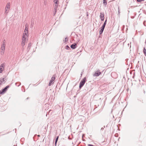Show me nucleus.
I'll return each instance as SVG.
<instances>
[{
	"label": "nucleus",
	"mask_w": 146,
	"mask_h": 146,
	"mask_svg": "<svg viewBox=\"0 0 146 146\" xmlns=\"http://www.w3.org/2000/svg\"><path fill=\"white\" fill-rule=\"evenodd\" d=\"M88 146H95L94 145L90 144H89L88 145Z\"/></svg>",
	"instance_id": "nucleus-31"
},
{
	"label": "nucleus",
	"mask_w": 146,
	"mask_h": 146,
	"mask_svg": "<svg viewBox=\"0 0 146 146\" xmlns=\"http://www.w3.org/2000/svg\"><path fill=\"white\" fill-rule=\"evenodd\" d=\"M31 45V42H30L29 43L28 45V47H30Z\"/></svg>",
	"instance_id": "nucleus-25"
},
{
	"label": "nucleus",
	"mask_w": 146,
	"mask_h": 146,
	"mask_svg": "<svg viewBox=\"0 0 146 146\" xmlns=\"http://www.w3.org/2000/svg\"><path fill=\"white\" fill-rule=\"evenodd\" d=\"M58 6V5L55 4V5L54 6V10H57V8Z\"/></svg>",
	"instance_id": "nucleus-19"
},
{
	"label": "nucleus",
	"mask_w": 146,
	"mask_h": 146,
	"mask_svg": "<svg viewBox=\"0 0 146 146\" xmlns=\"http://www.w3.org/2000/svg\"><path fill=\"white\" fill-rule=\"evenodd\" d=\"M104 129V128H103V127H102V128H101V130H103Z\"/></svg>",
	"instance_id": "nucleus-36"
},
{
	"label": "nucleus",
	"mask_w": 146,
	"mask_h": 146,
	"mask_svg": "<svg viewBox=\"0 0 146 146\" xmlns=\"http://www.w3.org/2000/svg\"><path fill=\"white\" fill-rule=\"evenodd\" d=\"M3 64H3H1V67H3V66H2Z\"/></svg>",
	"instance_id": "nucleus-41"
},
{
	"label": "nucleus",
	"mask_w": 146,
	"mask_h": 146,
	"mask_svg": "<svg viewBox=\"0 0 146 146\" xmlns=\"http://www.w3.org/2000/svg\"><path fill=\"white\" fill-rule=\"evenodd\" d=\"M82 73H83V72H82L81 73V76H82Z\"/></svg>",
	"instance_id": "nucleus-35"
},
{
	"label": "nucleus",
	"mask_w": 146,
	"mask_h": 146,
	"mask_svg": "<svg viewBox=\"0 0 146 146\" xmlns=\"http://www.w3.org/2000/svg\"><path fill=\"white\" fill-rule=\"evenodd\" d=\"M82 52V50H80V52Z\"/></svg>",
	"instance_id": "nucleus-43"
},
{
	"label": "nucleus",
	"mask_w": 146,
	"mask_h": 146,
	"mask_svg": "<svg viewBox=\"0 0 146 146\" xmlns=\"http://www.w3.org/2000/svg\"><path fill=\"white\" fill-rule=\"evenodd\" d=\"M101 74V72H100V70H98L97 71L95 72V74L94 75V76L97 77L100 75Z\"/></svg>",
	"instance_id": "nucleus-5"
},
{
	"label": "nucleus",
	"mask_w": 146,
	"mask_h": 146,
	"mask_svg": "<svg viewBox=\"0 0 146 146\" xmlns=\"http://www.w3.org/2000/svg\"><path fill=\"white\" fill-rule=\"evenodd\" d=\"M5 82L6 81H5L4 78H0V83L1 84V85L2 84L5 83Z\"/></svg>",
	"instance_id": "nucleus-8"
},
{
	"label": "nucleus",
	"mask_w": 146,
	"mask_h": 146,
	"mask_svg": "<svg viewBox=\"0 0 146 146\" xmlns=\"http://www.w3.org/2000/svg\"><path fill=\"white\" fill-rule=\"evenodd\" d=\"M68 40V38H67V37H66L65 38V42H67Z\"/></svg>",
	"instance_id": "nucleus-26"
},
{
	"label": "nucleus",
	"mask_w": 146,
	"mask_h": 146,
	"mask_svg": "<svg viewBox=\"0 0 146 146\" xmlns=\"http://www.w3.org/2000/svg\"><path fill=\"white\" fill-rule=\"evenodd\" d=\"M104 29L101 27V29L99 31V33L100 34H102L103 32Z\"/></svg>",
	"instance_id": "nucleus-12"
},
{
	"label": "nucleus",
	"mask_w": 146,
	"mask_h": 146,
	"mask_svg": "<svg viewBox=\"0 0 146 146\" xmlns=\"http://www.w3.org/2000/svg\"><path fill=\"white\" fill-rule=\"evenodd\" d=\"M100 18H104V13H100Z\"/></svg>",
	"instance_id": "nucleus-10"
},
{
	"label": "nucleus",
	"mask_w": 146,
	"mask_h": 146,
	"mask_svg": "<svg viewBox=\"0 0 146 146\" xmlns=\"http://www.w3.org/2000/svg\"><path fill=\"white\" fill-rule=\"evenodd\" d=\"M6 41L5 40H4L3 41V42L2 44H4L5 46L6 45L5 44Z\"/></svg>",
	"instance_id": "nucleus-23"
},
{
	"label": "nucleus",
	"mask_w": 146,
	"mask_h": 146,
	"mask_svg": "<svg viewBox=\"0 0 146 146\" xmlns=\"http://www.w3.org/2000/svg\"><path fill=\"white\" fill-rule=\"evenodd\" d=\"M113 118H114V116H113Z\"/></svg>",
	"instance_id": "nucleus-44"
},
{
	"label": "nucleus",
	"mask_w": 146,
	"mask_h": 146,
	"mask_svg": "<svg viewBox=\"0 0 146 146\" xmlns=\"http://www.w3.org/2000/svg\"><path fill=\"white\" fill-rule=\"evenodd\" d=\"M1 85V84L0 83V85Z\"/></svg>",
	"instance_id": "nucleus-45"
},
{
	"label": "nucleus",
	"mask_w": 146,
	"mask_h": 146,
	"mask_svg": "<svg viewBox=\"0 0 146 146\" xmlns=\"http://www.w3.org/2000/svg\"><path fill=\"white\" fill-rule=\"evenodd\" d=\"M37 136H38V137H40V135H37Z\"/></svg>",
	"instance_id": "nucleus-38"
},
{
	"label": "nucleus",
	"mask_w": 146,
	"mask_h": 146,
	"mask_svg": "<svg viewBox=\"0 0 146 146\" xmlns=\"http://www.w3.org/2000/svg\"><path fill=\"white\" fill-rule=\"evenodd\" d=\"M28 27H27V28H26V27H25L24 32H26L27 33H28Z\"/></svg>",
	"instance_id": "nucleus-22"
},
{
	"label": "nucleus",
	"mask_w": 146,
	"mask_h": 146,
	"mask_svg": "<svg viewBox=\"0 0 146 146\" xmlns=\"http://www.w3.org/2000/svg\"><path fill=\"white\" fill-rule=\"evenodd\" d=\"M100 19H101V21H104V18H100Z\"/></svg>",
	"instance_id": "nucleus-34"
},
{
	"label": "nucleus",
	"mask_w": 146,
	"mask_h": 146,
	"mask_svg": "<svg viewBox=\"0 0 146 146\" xmlns=\"http://www.w3.org/2000/svg\"><path fill=\"white\" fill-rule=\"evenodd\" d=\"M28 24L27 23H26L25 25V27H26V28H27V27H28Z\"/></svg>",
	"instance_id": "nucleus-32"
},
{
	"label": "nucleus",
	"mask_w": 146,
	"mask_h": 146,
	"mask_svg": "<svg viewBox=\"0 0 146 146\" xmlns=\"http://www.w3.org/2000/svg\"><path fill=\"white\" fill-rule=\"evenodd\" d=\"M144 0H137V1L138 2H141L142 1H144Z\"/></svg>",
	"instance_id": "nucleus-27"
},
{
	"label": "nucleus",
	"mask_w": 146,
	"mask_h": 146,
	"mask_svg": "<svg viewBox=\"0 0 146 146\" xmlns=\"http://www.w3.org/2000/svg\"><path fill=\"white\" fill-rule=\"evenodd\" d=\"M10 87L9 85L7 86L4 88L2 89L0 91V95L3 94L7 91L8 89Z\"/></svg>",
	"instance_id": "nucleus-2"
},
{
	"label": "nucleus",
	"mask_w": 146,
	"mask_h": 146,
	"mask_svg": "<svg viewBox=\"0 0 146 146\" xmlns=\"http://www.w3.org/2000/svg\"><path fill=\"white\" fill-rule=\"evenodd\" d=\"M54 2L56 4L58 5V0L54 1Z\"/></svg>",
	"instance_id": "nucleus-21"
},
{
	"label": "nucleus",
	"mask_w": 146,
	"mask_h": 146,
	"mask_svg": "<svg viewBox=\"0 0 146 146\" xmlns=\"http://www.w3.org/2000/svg\"><path fill=\"white\" fill-rule=\"evenodd\" d=\"M56 75L55 74L53 75V76L52 77V78H51V80L52 81H54V80H55V78H56Z\"/></svg>",
	"instance_id": "nucleus-11"
},
{
	"label": "nucleus",
	"mask_w": 146,
	"mask_h": 146,
	"mask_svg": "<svg viewBox=\"0 0 146 146\" xmlns=\"http://www.w3.org/2000/svg\"><path fill=\"white\" fill-rule=\"evenodd\" d=\"M65 48L67 50H69L70 49V47L68 45H66L65 46Z\"/></svg>",
	"instance_id": "nucleus-14"
},
{
	"label": "nucleus",
	"mask_w": 146,
	"mask_h": 146,
	"mask_svg": "<svg viewBox=\"0 0 146 146\" xmlns=\"http://www.w3.org/2000/svg\"><path fill=\"white\" fill-rule=\"evenodd\" d=\"M10 3L9 2H8L7 3V4L6 5V6L5 8V13L7 14L8 13V11H7V9H9L10 7Z\"/></svg>",
	"instance_id": "nucleus-4"
},
{
	"label": "nucleus",
	"mask_w": 146,
	"mask_h": 146,
	"mask_svg": "<svg viewBox=\"0 0 146 146\" xmlns=\"http://www.w3.org/2000/svg\"><path fill=\"white\" fill-rule=\"evenodd\" d=\"M56 10H53V16H54L56 14Z\"/></svg>",
	"instance_id": "nucleus-17"
},
{
	"label": "nucleus",
	"mask_w": 146,
	"mask_h": 146,
	"mask_svg": "<svg viewBox=\"0 0 146 146\" xmlns=\"http://www.w3.org/2000/svg\"><path fill=\"white\" fill-rule=\"evenodd\" d=\"M103 3L105 5H106L107 4L106 0H103Z\"/></svg>",
	"instance_id": "nucleus-15"
},
{
	"label": "nucleus",
	"mask_w": 146,
	"mask_h": 146,
	"mask_svg": "<svg viewBox=\"0 0 146 146\" xmlns=\"http://www.w3.org/2000/svg\"><path fill=\"white\" fill-rule=\"evenodd\" d=\"M88 16V12H87V16Z\"/></svg>",
	"instance_id": "nucleus-37"
},
{
	"label": "nucleus",
	"mask_w": 146,
	"mask_h": 146,
	"mask_svg": "<svg viewBox=\"0 0 146 146\" xmlns=\"http://www.w3.org/2000/svg\"><path fill=\"white\" fill-rule=\"evenodd\" d=\"M58 137H59L58 136H57V137L56 138V139H55V146H56V144H57V141H58Z\"/></svg>",
	"instance_id": "nucleus-13"
},
{
	"label": "nucleus",
	"mask_w": 146,
	"mask_h": 146,
	"mask_svg": "<svg viewBox=\"0 0 146 146\" xmlns=\"http://www.w3.org/2000/svg\"><path fill=\"white\" fill-rule=\"evenodd\" d=\"M79 52H77V54H78V53H79Z\"/></svg>",
	"instance_id": "nucleus-40"
},
{
	"label": "nucleus",
	"mask_w": 146,
	"mask_h": 146,
	"mask_svg": "<svg viewBox=\"0 0 146 146\" xmlns=\"http://www.w3.org/2000/svg\"><path fill=\"white\" fill-rule=\"evenodd\" d=\"M113 73H112L111 74V76H112V75Z\"/></svg>",
	"instance_id": "nucleus-39"
},
{
	"label": "nucleus",
	"mask_w": 146,
	"mask_h": 146,
	"mask_svg": "<svg viewBox=\"0 0 146 146\" xmlns=\"http://www.w3.org/2000/svg\"><path fill=\"white\" fill-rule=\"evenodd\" d=\"M105 26H106L105 25L103 24V25L101 27H102L103 28H104V29Z\"/></svg>",
	"instance_id": "nucleus-28"
},
{
	"label": "nucleus",
	"mask_w": 146,
	"mask_h": 146,
	"mask_svg": "<svg viewBox=\"0 0 146 146\" xmlns=\"http://www.w3.org/2000/svg\"><path fill=\"white\" fill-rule=\"evenodd\" d=\"M5 46L4 44H2L1 48V50L0 51L1 54L2 55H3L4 53L5 50Z\"/></svg>",
	"instance_id": "nucleus-3"
},
{
	"label": "nucleus",
	"mask_w": 146,
	"mask_h": 146,
	"mask_svg": "<svg viewBox=\"0 0 146 146\" xmlns=\"http://www.w3.org/2000/svg\"><path fill=\"white\" fill-rule=\"evenodd\" d=\"M143 51L145 56H146V49L145 47L143 49Z\"/></svg>",
	"instance_id": "nucleus-16"
},
{
	"label": "nucleus",
	"mask_w": 146,
	"mask_h": 146,
	"mask_svg": "<svg viewBox=\"0 0 146 146\" xmlns=\"http://www.w3.org/2000/svg\"><path fill=\"white\" fill-rule=\"evenodd\" d=\"M25 33L23 34L22 38L26 39L28 37L29 35L28 34V33H27L26 32Z\"/></svg>",
	"instance_id": "nucleus-7"
},
{
	"label": "nucleus",
	"mask_w": 146,
	"mask_h": 146,
	"mask_svg": "<svg viewBox=\"0 0 146 146\" xmlns=\"http://www.w3.org/2000/svg\"><path fill=\"white\" fill-rule=\"evenodd\" d=\"M33 24H34L33 21V22L32 21H31V25H33Z\"/></svg>",
	"instance_id": "nucleus-33"
},
{
	"label": "nucleus",
	"mask_w": 146,
	"mask_h": 146,
	"mask_svg": "<svg viewBox=\"0 0 146 146\" xmlns=\"http://www.w3.org/2000/svg\"><path fill=\"white\" fill-rule=\"evenodd\" d=\"M21 84V83L20 82H17L15 83L16 85L17 86H19Z\"/></svg>",
	"instance_id": "nucleus-20"
},
{
	"label": "nucleus",
	"mask_w": 146,
	"mask_h": 146,
	"mask_svg": "<svg viewBox=\"0 0 146 146\" xmlns=\"http://www.w3.org/2000/svg\"><path fill=\"white\" fill-rule=\"evenodd\" d=\"M107 21V18L106 19V20L105 21L103 24L105 25H106Z\"/></svg>",
	"instance_id": "nucleus-24"
},
{
	"label": "nucleus",
	"mask_w": 146,
	"mask_h": 146,
	"mask_svg": "<svg viewBox=\"0 0 146 146\" xmlns=\"http://www.w3.org/2000/svg\"><path fill=\"white\" fill-rule=\"evenodd\" d=\"M120 10L119 9V7L118 8V15H119V14L120 15Z\"/></svg>",
	"instance_id": "nucleus-30"
},
{
	"label": "nucleus",
	"mask_w": 146,
	"mask_h": 146,
	"mask_svg": "<svg viewBox=\"0 0 146 146\" xmlns=\"http://www.w3.org/2000/svg\"><path fill=\"white\" fill-rule=\"evenodd\" d=\"M25 39H22V42L21 43V45L23 47L25 44Z\"/></svg>",
	"instance_id": "nucleus-9"
},
{
	"label": "nucleus",
	"mask_w": 146,
	"mask_h": 146,
	"mask_svg": "<svg viewBox=\"0 0 146 146\" xmlns=\"http://www.w3.org/2000/svg\"><path fill=\"white\" fill-rule=\"evenodd\" d=\"M86 77H84L83 80H82L80 82L79 84V87L80 88H81L84 84L86 82Z\"/></svg>",
	"instance_id": "nucleus-1"
},
{
	"label": "nucleus",
	"mask_w": 146,
	"mask_h": 146,
	"mask_svg": "<svg viewBox=\"0 0 146 146\" xmlns=\"http://www.w3.org/2000/svg\"><path fill=\"white\" fill-rule=\"evenodd\" d=\"M77 43H74L72 44L70 46L71 48L72 49H75L77 47Z\"/></svg>",
	"instance_id": "nucleus-6"
},
{
	"label": "nucleus",
	"mask_w": 146,
	"mask_h": 146,
	"mask_svg": "<svg viewBox=\"0 0 146 146\" xmlns=\"http://www.w3.org/2000/svg\"><path fill=\"white\" fill-rule=\"evenodd\" d=\"M145 43L146 44V39L145 41Z\"/></svg>",
	"instance_id": "nucleus-42"
},
{
	"label": "nucleus",
	"mask_w": 146,
	"mask_h": 146,
	"mask_svg": "<svg viewBox=\"0 0 146 146\" xmlns=\"http://www.w3.org/2000/svg\"><path fill=\"white\" fill-rule=\"evenodd\" d=\"M2 70H3L2 68L0 67V72L1 73V72H2Z\"/></svg>",
	"instance_id": "nucleus-29"
},
{
	"label": "nucleus",
	"mask_w": 146,
	"mask_h": 146,
	"mask_svg": "<svg viewBox=\"0 0 146 146\" xmlns=\"http://www.w3.org/2000/svg\"><path fill=\"white\" fill-rule=\"evenodd\" d=\"M53 81H52L50 80V82H49V85H48L49 86H51L52 84H53Z\"/></svg>",
	"instance_id": "nucleus-18"
}]
</instances>
